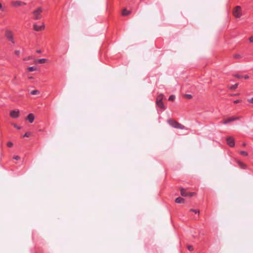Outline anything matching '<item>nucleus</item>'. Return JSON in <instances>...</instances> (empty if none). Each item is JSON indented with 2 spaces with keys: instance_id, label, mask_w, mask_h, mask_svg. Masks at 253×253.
Returning <instances> with one entry per match:
<instances>
[{
  "instance_id": "nucleus-5",
  "label": "nucleus",
  "mask_w": 253,
  "mask_h": 253,
  "mask_svg": "<svg viewBox=\"0 0 253 253\" xmlns=\"http://www.w3.org/2000/svg\"><path fill=\"white\" fill-rule=\"evenodd\" d=\"M5 36L8 40L10 41L12 43H14L15 42L13 37V33L11 31L6 30L5 32Z\"/></svg>"
},
{
  "instance_id": "nucleus-22",
  "label": "nucleus",
  "mask_w": 253,
  "mask_h": 253,
  "mask_svg": "<svg viewBox=\"0 0 253 253\" xmlns=\"http://www.w3.org/2000/svg\"><path fill=\"white\" fill-rule=\"evenodd\" d=\"M31 135V133L29 132H26L24 135L23 137H29Z\"/></svg>"
},
{
  "instance_id": "nucleus-36",
  "label": "nucleus",
  "mask_w": 253,
  "mask_h": 253,
  "mask_svg": "<svg viewBox=\"0 0 253 253\" xmlns=\"http://www.w3.org/2000/svg\"><path fill=\"white\" fill-rule=\"evenodd\" d=\"M36 52L37 53H41V50H37Z\"/></svg>"
},
{
  "instance_id": "nucleus-20",
  "label": "nucleus",
  "mask_w": 253,
  "mask_h": 253,
  "mask_svg": "<svg viewBox=\"0 0 253 253\" xmlns=\"http://www.w3.org/2000/svg\"><path fill=\"white\" fill-rule=\"evenodd\" d=\"M240 154L244 156H248V153L246 151H240Z\"/></svg>"
},
{
  "instance_id": "nucleus-27",
  "label": "nucleus",
  "mask_w": 253,
  "mask_h": 253,
  "mask_svg": "<svg viewBox=\"0 0 253 253\" xmlns=\"http://www.w3.org/2000/svg\"><path fill=\"white\" fill-rule=\"evenodd\" d=\"M187 248H188V250H189L190 251H192L193 250V248L191 246H188Z\"/></svg>"
},
{
  "instance_id": "nucleus-9",
  "label": "nucleus",
  "mask_w": 253,
  "mask_h": 253,
  "mask_svg": "<svg viewBox=\"0 0 253 253\" xmlns=\"http://www.w3.org/2000/svg\"><path fill=\"white\" fill-rule=\"evenodd\" d=\"M19 114V112L18 111H16L14 110H12L10 112V115L13 118H17L18 117Z\"/></svg>"
},
{
  "instance_id": "nucleus-25",
  "label": "nucleus",
  "mask_w": 253,
  "mask_h": 253,
  "mask_svg": "<svg viewBox=\"0 0 253 253\" xmlns=\"http://www.w3.org/2000/svg\"><path fill=\"white\" fill-rule=\"evenodd\" d=\"M241 55L239 54H235L234 55V57L235 58H241Z\"/></svg>"
},
{
  "instance_id": "nucleus-29",
  "label": "nucleus",
  "mask_w": 253,
  "mask_h": 253,
  "mask_svg": "<svg viewBox=\"0 0 253 253\" xmlns=\"http://www.w3.org/2000/svg\"><path fill=\"white\" fill-rule=\"evenodd\" d=\"M20 53V51L19 50H17L15 51V53L17 56H18L19 55Z\"/></svg>"
},
{
  "instance_id": "nucleus-38",
  "label": "nucleus",
  "mask_w": 253,
  "mask_h": 253,
  "mask_svg": "<svg viewBox=\"0 0 253 253\" xmlns=\"http://www.w3.org/2000/svg\"><path fill=\"white\" fill-rule=\"evenodd\" d=\"M229 119H230V122H233V120H232V118H229Z\"/></svg>"
},
{
  "instance_id": "nucleus-41",
  "label": "nucleus",
  "mask_w": 253,
  "mask_h": 253,
  "mask_svg": "<svg viewBox=\"0 0 253 253\" xmlns=\"http://www.w3.org/2000/svg\"><path fill=\"white\" fill-rule=\"evenodd\" d=\"M243 146H245V145H246V144H245V143H244L243 144Z\"/></svg>"
},
{
  "instance_id": "nucleus-34",
  "label": "nucleus",
  "mask_w": 253,
  "mask_h": 253,
  "mask_svg": "<svg viewBox=\"0 0 253 253\" xmlns=\"http://www.w3.org/2000/svg\"><path fill=\"white\" fill-rule=\"evenodd\" d=\"M15 160H18L20 159V157L18 156H15L13 158Z\"/></svg>"
},
{
  "instance_id": "nucleus-12",
  "label": "nucleus",
  "mask_w": 253,
  "mask_h": 253,
  "mask_svg": "<svg viewBox=\"0 0 253 253\" xmlns=\"http://www.w3.org/2000/svg\"><path fill=\"white\" fill-rule=\"evenodd\" d=\"M26 3L20 1H16L14 2V5L15 6H20L22 5H25Z\"/></svg>"
},
{
  "instance_id": "nucleus-33",
  "label": "nucleus",
  "mask_w": 253,
  "mask_h": 253,
  "mask_svg": "<svg viewBox=\"0 0 253 253\" xmlns=\"http://www.w3.org/2000/svg\"><path fill=\"white\" fill-rule=\"evenodd\" d=\"M249 41L251 42H253V36H252L249 38Z\"/></svg>"
},
{
  "instance_id": "nucleus-31",
  "label": "nucleus",
  "mask_w": 253,
  "mask_h": 253,
  "mask_svg": "<svg viewBox=\"0 0 253 253\" xmlns=\"http://www.w3.org/2000/svg\"><path fill=\"white\" fill-rule=\"evenodd\" d=\"M242 78H244L245 79L247 80V79H248L249 78V76L247 75H246L245 76H243V77Z\"/></svg>"
},
{
  "instance_id": "nucleus-24",
  "label": "nucleus",
  "mask_w": 253,
  "mask_h": 253,
  "mask_svg": "<svg viewBox=\"0 0 253 253\" xmlns=\"http://www.w3.org/2000/svg\"><path fill=\"white\" fill-rule=\"evenodd\" d=\"M7 145L8 147H11L13 146V143L11 142H8Z\"/></svg>"
},
{
  "instance_id": "nucleus-21",
  "label": "nucleus",
  "mask_w": 253,
  "mask_h": 253,
  "mask_svg": "<svg viewBox=\"0 0 253 253\" xmlns=\"http://www.w3.org/2000/svg\"><path fill=\"white\" fill-rule=\"evenodd\" d=\"M190 211L194 212L195 213H199V211L198 210H195V209H191L190 210Z\"/></svg>"
},
{
  "instance_id": "nucleus-3",
  "label": "nucleus",
  "mask_w": 253,
  "mask_h": 253,
  "mask_svg": "<svg viewBox=\"0 0 253 253\" xmlns=\"http://www.w3.org/2000/svg\"><path fill=\"white\" fill-rule=\"evenodd\" d=\"M163 95L162 94L159 95L156 99V104L161 109L165 110L166 107L163 102Z\"/></svg>"
},
{
  "instance_id": "nucleus-4",
  "label": "nucleus",
  "mask_w": 253,
  "mask_h": 253,
  "mask_svg": "<svg viewBox=\"0 0 253 253\" xmlns=\"http://www.w3.org/2000/svg\"><path fill=\"white\" fill-rule=\"evenodd\" d=\"M233 14L236 18H240L242 16V9L241 6H237L234 11Z\"/></svg>"
},
{
  "instance_id": "nucleus-6",
  "label": "nucleus",
  "mask_w": 253,
  "mask_h": 253,
  "mask_svg": "<svg viewBox=\"0 0 253 253\" xmlns=\"http://www.w3.org/2000/svg\"><path fill=\"white\" fill-rule=\"evenodd\" d=\"M180 193H181V195L183 196V197H186V196H193L194 195V193H188L186 192V190L183 188H180Z\"/></svg>"
},
{
  "instance_id": "nucleus-16",
  "label": "nucleus",
  "mask_w": 253,
  "mask_h": 253,
  "mask_svg": "<svg viewBox=\"0 0 253 253\" xmlns=\"http://www.w3.org/2000/svg\"><path fill=\"white\" fill-rule=\"evenodd\" d=\"M37 70V67L36 66H31L28 68V70L29 72H33L36 71Z\"/></svg>"
},
{
  "instance_id": "nucleus-23",
  "label": "nucleus",
  "mask_w": 253,
  "mask_h": 253,
  "mask_svg": "<svg viewBox=\"0 0 253 253\" xmlns=\"http://www.w3.org/2000/svg\"><path fill=\"white\" fill-rule=\"evenodd\" d=\"M230 122H230V119L228 118V119H227V120H226L225 121H224L223 122V124L226 125V124H227L228 123H230Z\"/></svg>"
},
{
  "instance_id": "nucleus-37",
  "label": "nucleus",
  "mask_w": 253,
  "mask_h": 253,
  "mask_svg": "<svg viewBox=\"0 0 253 253\" xmlns=\"http://www.w3.org/2000/svg\"><path fill=\"white\" fill-rule=\"evenodd\" d=\"M15 126L16 128H17V129H20V127H19V126H16V125H15V126Z\"/></svg>"
},
{
  "instance_id": "nucleus-2",
  "label": "nucleus",
  "mask_w": 253,
  "mask_h": 253,
  "mask_svg": "<svg viewBox=\"0 0 253 253\" xmlns=\"http://www.w3.org/2000/svg\"><path fill=\"white\" fill-rule=\"evenodd\" d=\"M168 123L169 124V125H170L172 127L174 128H179L180 129H187L185 126L173 120H168Z\"/></svg>"
},
{
  "instance_id": "nucleus-15",
  "label": "nucleus",
  "mask_w": 253,
  "mask_h": 253,
  "mask_svg": "<svg viewBox=\"0 0 253 253\" xmlns=\"http://www.w3.org/2000/svg\"><path fill=\"white\" fill-rule=\"evenodd\" d=\"M130 13V11L127 10L126 9H124L122 12V15L123 16H126Z\"/></svg>"
},
{
  "instance_id": "nucleus-30",
  "label": "nucleus",
  "mask_w": 253,
  "mask_h": 253,
  "mask_svg": "<svg viewBox=\"0 0 253 253\" xmlns=\"http://www.w3.org/2000/svg\"><path fill=\"white\" fill-rule=\"evenodd\" d=\"M241 102V100H239V99H238V100H234V103L236 104V103H240Z\"/></svg>"
},
{
  "instance_id": "nucleus-14",
  "label": "nucleus",
  "mask_w": 253,
  "mask_h": 253,
  "mask_svg": "<svg viewBox=\"0 0 253 253\" xmlns=\"http://www.w3.org/2000/svg\"><path fill=\"white\" fill-rule=\"evenodd\" d=\"M47 61V59L45 58L39 59L38 60L37 62L39 64H43Z\"/></svg>"
},
{
  "instance_id": "nucleus-32",
  "label": "nucleus",
  "mask_w": 253,
  "mask_h": 253,
  "mask_svg": "<svg viewBox=\"0 0 253 253\" xmlns=\"http://www.w3.org/2000/svg\"><path fill=\"white\" fill-rule=\"evenodd\" d=\"M186 96L188 99H190L192 98V95L190 94H186Z\"/></svg>"
},
{
  "instance_id": "nucleus-35",
  "label": "nucleus",
  "mask_w": 253,
  "mask_h": 253,
  "mask_svg": "<svg viewBox=\"0 0 253 253\" xmlns=\"http://www.w3.org/2000/svg\"><path fill=\"white\" fill-rule=\"evenodd\" d=\"M233 121L238 120L239 118L238 117H232Z\"/></svg>"
},
{
  "instance_id": "nucleus-11",
  "label": "nucleus",
  "mask_w": 253,
  "mask_h": 253,
  "mask_svg": "<svg viewBox=\"0 0 253 253\" xmlns=\"http://www.w3.org/2000/svg\"><path fill=\"white\" fill-rule=\"evenodd\" d=\"M175 201L177 203H183L184 201V199L181 197H178L175 199Z\"/></svg>"
},
{
  "instance_id": "nucleus-1",
  "label": "nucleus",
  "mask_w": 253,
  "mask_h": 253,
  "mask_svg": "<svg viewBox=\"0 0 253 253\" xmlns=\"http://www.w3.org/2000/svg\"><path fill=\"white\" fill-rule=\"evenodd\" d=\"M43 11V9L42 7H38L36 8L32 13L33 15V19L34 20H40L42 18V13Z\"/></svg>"
},
{
  "instance_id": "nucleus-17",
  "label": "nucleus",
  "mask_w": 253,
  "mask_h": 253,
  "mask_svg": "<svg viewBox=\"0 0 253 253\" xmlns=\"http://www.w3.org/2000/svg\"><path fill=\"white\" fill-rule=\"evenodd\" d=\"M238 84H235L231 85L229 87V88H230V89H231V90L235 89L238 87Z\"/></svg>"
},
{
  "instance_id": "nucleus-13",
  "label": "nucleus",
  "mask_w": 253,
  "mask_h": 253,
  "mask_svg": "<svg viewBox=\"0 0 253 253\" xmlns=\"http://www.w3.org/2000/svg\"><path fill=\"white\" fill-rule=\"evenodd\" d=\"M238 165L239 166L243 169H245L246 168V165L240 161L238 162Z\"/></svg>"
},
{
  "instance_id": "nucleus-18",
  "label": "nucleus",
  "mask_w": 253,
  "mask_h": 253,
  "mask_svg": "<svg viewBox=\"0 0 253 253\" xmlns=\"http://www.w3.org/2000/svg\"><path fill=\"white\" fill-rule=\"evenodd\" d=\"M40 93L39 91L38 90H33L31 92V94L32 95H36Z\"/></svg>"
},
{
  "instance_id": "nucleus-19",
  "label": "nucleus",
  "mask_w": 253,
  "mask_h": 253,
  "mask_svg": "<svg viewBox=\"0 0 253 253\" xmlns=\"http://www.w3.org/2000/svg\"><path fill=\"white\" fill-rule=\"evenodd\" d=\"M175 96L174 95H171L169 98V100L173 101L174 100Z\"/></svg>"
},
{
  "instance_id": "nucleus-40",
  "label": "nucleus",
  "mask_w": 253,
  "mask_h": 253,
  "mask_svg": "<svg viewBox=\"0 0 253 253\" xmlns=\"http://www.w3.org/2000/svg\"><path fill=\"white\" fill-rule=\"evenodd\" d=\"M1 7H2V5L1 3H0V9L1 8Z\"/></svg>"
},
{
  "instance_id": "nucleus-26",
  "label": "nucleus",
  "mask_w": 253,
  "mask_h": 253,
  "mask_svg": "<svg viewBox=\"0 0 253 253\" xmlns=\"http://www.w3.org/2000/svg\"><path fill=\"white\" fill-rule=\"evenodd\" d=\"M234 77L236 78H242L243 77V76H241V75H240L238 74H236V75H234Z\"/></svg>"
},
{
  "instance_id": "nucleus-10",
  "label": "nucleus",
  "mask_w": 253,
  "mask_h": 253,
  "mask_svg": "<svg viewBox=\"0 0 253 253\" xmlns=\"http://www.w3.org/2000/svg\"><path fill=\"white\" fill-rule=\"evenodd\" d=\"M27 119L29 121V122L30 123H32L35 119V116L32 113L29 114L27 117Z\"/></svg>"
},
{
  "instance_id": "nucleus-8",
  "label": "nucleus",
  "mask_w": 253,
  "mask_h": 253,
  "mask_svg": "<svg viewBox=\"0 0 253 253\" xmlns=\"http://www.w3.org/2000/svg\"><path fill=\"white\" fill-rule=\"evenodd\" d=\"M34 30L36 31H42L44 29V24L42 23V25H38L36 24H34L33 25Z\"/></svg>"
},
{
  "instance_id": "nucleus-7",
  "label": "nucleus",
  "mask_w": 253,
  "mask_h": 253,
  "mask_svg": "<svg viewBox=\"0 0 253 253\" xmlns=\"http://www.w3.org/2000/svg\"><path fill=\"white\" fill-rule=\"evenodd\" d=\"M226 142L228 145L232 147L235 145V142L234 139L231 137H228L226 139Z\"/></svg>"
},
{
  "instance_id": "nucleus-39",
  "label": "nucleus",
  "mask_w": 253,
  "mask_h": 253,
  "mask_svg": "<svg viewBox=\"0 0 253 253\" xmlns=\"http://www.w3.org/2000/svg\"><path fill=\"white\" fill-rule=\"evenodd\" d=\"M238 94H231V95L232 96V95H237Z\"/></svg>"
},
{
  "instance_id": "nucleus-28",
  "label": "nucleus",
  "mask_w": 253,
  "mask_h": 253,
  "mask_svg": "<svg viewBox=\"0 0 253 253\" xmlns=\"http://www.w3.org/2000/svg\"><path fill=\"white\" fill-rule=\"evenodd\" d=\"M248 101L252 104H253V97L251 99H249L248 100Z\"/></svg>"
}]
</instances>
